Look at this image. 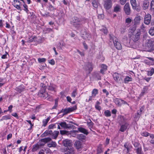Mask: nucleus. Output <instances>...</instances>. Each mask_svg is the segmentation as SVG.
I'll return each instance as SVG.
<instances>
[{"label":"nucleus","instance_id":"25","mask_svg":"<svg viewBox=\"0 0 154 154\" xmlns=\"http://www.w3.org/2000/svg\"><path fill=\"white\" fill-rule=\"evenodd\" d=\"M124 146L127 149V153H129L130 149L131 148L132 146H130L128 143H126L124 145Z\"/></svg>","mask_w":154,"mask_h":154},{"label":"nucleus","instance_id":"47","mask_svg":"<svg viewBox=\"0 0 154 154\" xmlns=\"http://www.w3.org/2000/svg\"><path fill=\"white\" fill-rule=\"evenodd\" d=\"M77 94V93L76 92V90H74L72 91L71 94V96L72 97L75 98Z\"/></svg>","mask_w":154,"mask_h":154},{"label":"nucleus","instance_id":"36","mask_svg":"<svg viewBox=\"0 0 154 154\" xmlns=\"http://www.w3.org/2000/svg\"><path fill=\"white\" fill-rule=\"evenodd\" d=\"M78 133V131L76 130H73L69 132V134H71L72 136L73 137H75L76 136V133Z\"/></svg>","mask_w":154,"mask_h":154},{"label":"nucleus","instance_id":"55","mask_svg":"<svg viewBox=\"0 0 154 154\" xmlns=\"http://www.w3.org/2000/svg\"><path fill=\"white\" fill-rule=\"evenodd\" d=\"M97 151L98 153H100L102 152L101 146H99L97 148Z\"/></svg>","mask_w":154,"mask_h":154},{"label":"nucleus","instance_id":"40","mask_svg":"<svg viewBox=\"0 0 154 154\" xmlns=\"http://www.w3.org/2000/svg\"><path fill=\"white\" fill-rule=\"evenodd\" d=\"M149 33L151 35H154V27H152L149 30Z\"/></svg>","mask_w":154,"mask_h":154},{"label":"nucleus","instance_id":"31","mask_svg":"<svg viewBox=\"0 0 154 154\" xmlns=\"http://www.w3.org/2000/svg\"><path fill=\"white\" fill-rule=\"evenodd\" d=\"M57 145V144L55 142L52 141L50 143L48 144V146L49 147H55Z\"/></svg>","mask_w":154,"mask_h":154},{"label":"nucleus","instance_id":"14","mask_svg":"<svg viewBox=\"0 0 154 154\" xmlns=\"http://www.w3.org/2000/svg\"><path fill=\"white\" fill-rule=\"evenodd\" d=\"M63 143L64 146L68 147L72 146V144L71 141L70 140L66 139L63 140Z\"/></svg>","mask_w":154,"mask_h":154},{"label":"nucleus","instance_id":"60","mask_svg":"<svg viewBox=\"0 0 154 154\" xmlns=\"http://www.w3.org/2000/svg\"><path fill=\"white\" fill-rule=\"evenodd\" d=\"M54 86H53L52 85H51V86H49L48 88V90H51V91L54 90Z\"/></svg>","mask_w":154,"mask_h":154},{"label":"nucleus","instance_id":"42","mask_svg":"<svg viewBox=\"0 0 154 154\" xmlns=\"http://www.w3.org/2000/svg\"><path fill=\"white\" fill-rule=\"evenodd\" d=\"M60 133L62 135L66 134V135H68L69 133V132L68 131L64 130H60Z\"/></svg>","mask_w":154,"mask_h":154},{"label":"nucleus","instance_id":"23","mask_svg":"<svg viewBox=\"0 0 154 154\" xmlns=\"http://www.w3.org/2000/svg\"><path fill=\"white\" fill-rule=\"evenodd\" d=\"M74 146L77 149H80L82 147L81 142L80 141H76L74 142Z\"/></svg>","mask_w":154,"mask_h":154},{"label":"nucleus","instance_id":"12","mask_svg":"<svg viewBox=\"0 0 154 154\" xmlns=\"http://www.w3.org/2000/svg\"><path fill=\"white\" fill-rule=\"evenodd\" d=\"M112 2L111 0H106L105 1L104 6L106 9H109L112 7Z\"/></svg>","mask_w":154,"mask_h":154},{"label":"nucleus","instance_id":"28","mask_svg":"<svg viewBox=\"0 0 154 154\" xmlns=\"http://www.w3.org/2000/svg\"><path fill=\"white\" fill-rule=\"evenodd\" d=\"M11 119V116L10 115H5L3 116L0 119V121H2L4 120H7L10 119Z\"/></svg>","mask_w":154,"mask_h":154},{"label":"nucleus","instance_id":"20","mask_svg":"<svg viewBox=\"0 0 154 154\" xmlns=\"http://www.w3.org/2000/svg\"><path fill=\"white\" fill-rule=\"evenodd\" d=\"M140 32L139 31H137L135 34L134 35L133 37V41L136 42L140 38Z\"/></svg>","mask_w":154,"mask_h":154},{"label":"nucleus","instance_id":"19","mask_svg":"<svg viewBox=\"0 0 154 154\" xmlns=\"http://www.w3.org/2000/svg\"><path fill=\"white\" fill-rule=\"evenodd\" d=\"M149 5V2L148 0H145L143 2L142 7L143 9L146 10L147 9Z\"/></svg>","mask_w":154,"mask_h":154},{"label":"nucleus","instance_id":"39","mask_svg":"<svg viewBox=\"0 0 154 154\" xmlns=\"http://www.w3.org/2000/svg\"><path fill=\"white\" fill-rule=\"evenodd\" d=\"M92 4L94 7L95 8H97L98 6V4L97 2L95 1V0H93L92 2Z\"/></svg>","mask_w":154,"mask_h":154},{"label":"nucleus","instance_id":"34","mask_svg":"<svg viewBox=\"0 0 154 154\" xmlns=\"http://www.w3.org/2000/svg\"><path fill=\"white\" fill-rule=\"evenodd\" d=\"M104 114L107 117H110L111 115L110 111L109 110H105L104 112Z\"/></svg>","mask_w":154,"mask_h":154},{"label":"nucleus","instance_id":"27","mask_svg":"<svg viewBox=\"0 0 154 154\" xmlns=\"http://www.w3.org/2000/svg\"><path fill=\"white\" fill-rule=\"evenodd\" d=\"M132 79L131 77L128 76H126L124 79V83L125 84L128 83L129 82L132 81Z\"/></svg>","mask_w":154,"mask_h":154},{"label":"nucleus","instance_id":"44","mask_svg":"<svg viewBox=\"0 0 154 154\" xmlns=\"http://www.w3.org/2000/svg\"><path fill=\"white\" fill-rule=\"evenodd\" d=\"M39 95H40V97H48V94L46 92H44L43 93H41L40 94H39Z\"/></svg>","mask_w":154,"mask_h":154},{"label":"nucleus","instance_id":"5","mask_svg":"<svg viewBox=\"0 0 154 154\" xmlns=\"http://www.w3.org/2000/svg\"><path fill=\"white\" fill-rule=\"evenodd\" d=\"M114 102L118 106L120 107L123 104L128 105L125 101L118 98H116L114 99Z\"/></svg>","mask_w":154,"mask_h":154},{"label":"nucleus","instance_id":"46","mask_svg":"<svg viewBox=\"0 0 154 154\" xmlns=\"http://www.w3.org/2000/svg\"><path fill=\"white\" fill-rule=\"evenodd\" d=\"M100 31L103 32L104 34H107L108 31L106 27H103L102 29H101Z\"/></svg>","mask_w":154,"mask_h":154},{"label":"nucleus","instance_id":"1","mask_svg":"<svg viewBox=\"0 0 154 154\" xmlns=\"http://www.w3.org/2000/svg\"><path fill=\"white\" fill-rule=\"evenodd\" d=\"M110 42H112L116 48L118 50H120L122 48V46L121 44L118 42V39L117 38L113 35H110Z\"/></svg>","mask_w":154,"mask_h":154},{"label":"nucleus","instance_id":"26","mask_svg":"<svg viewBox=\"0 0 154 154\" xmlns=\"http://www.w3.org/2000/svg\"><path fill=\"white\" fill-rule=\"evenodd\" d=\"M100 67L101 68L100 70V72L102 74H103L104 71H106L107 69V66L103 64L101 65Z\"/></svg>","mask_w":154,"mask_h":154},{"label":"nucleus","instance_id":"43","mask_svg":"<svg viewBox=\"0 0 154 154\" xmlns=\"http://www.w3.org/2000/svg\"><path fill=\"white\" fill-rule=\"evenodd\" d=\"M149 136L150 138H151L150 142L151 143L154 144V135L152 134H150Z\"/></svg>","mask_w":154,"mask_h":154},{"label":"nucleus","instance_id":"29","mask_svg":"<svg viewBox=\"0 0 154 154\" xmlns=\"http://www.w3.org/2000/svg\"><path fill=\"white\" fill-rule=\"evenodd\" d=\"M46 76L45 75H42L40 74V82H46Z\"/></svg>","mask_w":154,"mask_h":154},{"label":"nucleus","instance_id":"38","mask_svg":"<svg viewBox=\"0 0 154 154\" xmlns=\"http://www.w3.org/2000/svg\"><path fill=\"white\" fill-rule=\"evenodd\" d=\"M98 93V90L97 89H94L92 92V94L93 97H95L97 94Z\"/></svg>","mask_w":154,"mask_h":154},{"label":"nucleus","instance_id":"11","mask_svg":"<svg viewBox=\"0 0 154 154\" xmlns=\"http://www.w3.org/2000/svg\"><path fill=\"white\" fill-rule=\"evenodd\" d=\"M151 20V15L149 14H147L145 16L144 20V23L147 25H148L150 22Z\"/></svg>","mask_w":154,"mask_h":154},{"label":"nucleus","instance_id":"62","mask_svg":"<svg viewBox=\"0 0 154 154\" xmlns=\"http://www.w3.org/2000/svg\"><path fill=\"white\" fill-rule=\"evenodd\" d=\"M23 6L24 8V10L27 12V11H28L27 8V6L26 5L24 4L23 5Z\"/></svg>","mask_w":154,"mask_h":154},{"label":"nucleus","instance_id":"9","mask_svg":"<svg viewBox=\"0 0 154 154\" xmlns=\"http://www.w3.org/2000/svg\"><path fill=\"white\" fill-rule=\"evenodd\" d=\"M76 109V106H75L71 107H69L64 109H62V112H64V114H66L74 111Z\"/></svg>","mask_w":154,"mask_h":154},{"label":"nucleus","instance_id":"17","mask_svg":"<svg viewBox=\"0 0 154 154\" xmlns=\"http://www.w3.org/2000/svg\"><path fill=\"white\" fill-rule=\"evenodd\" d=\"M20 2L19 1L17 0H14L13 3V5L17 9L21 11V9L20 6Z\"/></svg>","mask_w":154,"mask_h":154},{"label":"nucleus","instance_id":"3","mask_svg":"<svg viewBox=\"0 0 154 154\" xmlns=\"http://www.w3.org/2000/svg\"><path fill=\"white\" fill-rule=\"evenodd\" d=\"M145 48L147 51H152L154 50V43L151 40H149L146 43Z\"/></svg>","mask_w":154,"mask_h":154},{"label":"nucleus","instance_id":"35","mask_svg":"<svg viewBox=\"0 0 154 154\" xmlns=\"http://www.w3.org/2000/svg\"><path fill=\"white\" fill-rule=\"evenodd\" d=\"M38 149V144L37 143L33 145L32 148V151L34 152L36 151Z\"/></svg>","mask_w":154,"mask_h":154},{"label":"nucleus","instance_id":"49","mask_svg":"<svg viewBox=\"0 0 154 154\" xmlns=\"http://www.w3.org/2000/svg\"><path fill=\"white\" fill-rule=\"evenodd\" d=\"M141 134L142 136H145V137H146L148 136H149V135H150L148 132H145V131L141 133Z\"/></svg>","mask_w":154,"mask_h":154},{"label":"nucleus","instance_id":"51","mask_svg":"<svg viewBox=\"0 0 154 154\" xmlns=\"http://www.w3.org/2000/svg\"><path fill=\"white\" fill-rule=\"evenodd\" d=\"M134 145L135 147V148H138V147H139L140 146H141L140 143L136 142L134 143Z\"/></svg>","mask_w":154,"mask_h":154},{"label":"nucleus","instance_id":"50","mask_svg":"<svg viewBox=\"0 0 154 154\" xmlns=\"http://www.w3.org/2000/svg\"><path fill=\"white\" fill-rule=\"evenodd\" d=\"M41 83V86L42 88H43L44 90V91L45 90V89L46 87V85L45 83L46 82H40Z\"/></svg>","mask_w":154,"mask_h":154},{"label":"nucleus","instance_id":"16","mask_svg":"<svg viewBox=\"0 0 154 154\" xmlns=\"http://www.w3.org/2000/svg\"><path fill=\"white\" fill-rule=\"evenodd\" d=\"M51 140L50 137H47L45 138L42 139L40 140L41 142H43L42 143H39V146H43L46 143L48 142Z\"/></svg>","mask_w":154,"mask_h":154},{"label":"nucleus","instance_id":"18","mask_svg":"<svg viewBox=\"0 0 154 154\" xmlns=\"http://www.w3.org/2000/svg\"><path fill=\"white\" fill-rule=\"evenodd\" d=\"M59 124L63 129H67L71 128L70 125L66 124V122H61Z\"/></svg>","mask_w":154,"mask_h":154},{"label":"nucleus","instance_id":"33","mask_svg":"<svg viewBox=\"0 0 154 154\" xmlns=\"http://www.w3.org/2000/svg\"><path fill=\"white\" fill-rule=\"evenodd\" d=\"M23 89L24 88L23 87L20 86L16 88L15 89L18 93H20L23 90Z\"/></svg>","mask_w":154,"mask_h":154},{"label":"nucleus","instance_id":"63","mask_svg":"<svg viewBox=\"0 0 154 154\" xmlns=\"http://www.w3.org/2000/svg\"><path fill=\"white\" fill-rule=\"evenodd\" d=\"M103 93H106V96H108L109 94V92L106 89H103Z\"/></svg>","mask_w":154,"mask_h":154},{"label":"nucleus","instance_id":"41","mask_svg":"<svg viewBox=\"0 0 154 154\" xmlns=\"http://www.w3.org/2000/svg\"><path fill=\"white\" fill-rule=\"evenodd\" d=\"M154 73V69L153 68H152L150 71H148V75L149 76L152 75Z\"/></svg>","mask_w":154,"mask_h":154},{"label":"nucleus","instance_id":"2","mask_svg":"<svg viewBox=\"0 0 154 154\" xmlns=\"http://www.w3.org/2000/svg\"><path fill=\"white\" fill-rule=\"evenodd\" d=\"M71 23L75 27L78 28L83 23L80 19L75 17L72 18Z\"/></svg>","mask_w":154,"mask_h":154},{"label":"nucleus","instance_id":"48","mask_svg":"<svg viewBox=\"0 0 154 154\" xmlns=\"http://www.w3.org/2000/svg\"><path fill=\"white\" fill-rule=\"evenodd\" d=\"M132 21V19L130 18H128L125 20V23L128 24H129Z\"/></svg>","mask_w":154,"mask_h":154},{"label":"nucleus","instance_id":"8","mask_svg":"<svg viewBox=\"0 0 154 154\" xmlns=\"http://www.w3.org/2000/svg\"><path fill=\"white\" fill-rule=\"evenodd\" d=\"M143 18L140 16H137L135 17L134 20V24L135 25H138L142 20Z\"/></svg>","mask_w":154,"mask_h":154},{"label":"nucleus","instance_id":"37","mask_svg":"<svg viewBox=\"0 0 154 154\" xmlns=\"http://www.w3.org/2000/svg\"><path fill=\"white\" fill-rule=\"evenodd\" d=\"M77 138L79 140H82L85 139V136L83 134H81L77 135Z\"/></svg>","mask_w":154,"mask_h":154},{"label":"nucleus","instance_id":"56","mask_svg":"<svg viewBox=\"0 0 154 154\" xmlns=\"http://www.w3.org/2000/svg\"><path fill=\"white\" fill-rule=\"evenodd\" d=\"M49 9L51 11H53L54 10H55V8L51 5H50L49 6Z\"/></svg>","mask_w":154,"mask_h":154},{"label":"nucleus","instance_id":"6","mask_svg":"<svg viewBox=\"0 0 154 154\" xmlns=\"http://www.w3.org/2000/svg\"><path fill=\"white\" fill-rule=\"evenodd\" d=\"M113 76L114 80L117 82L121 83L122 82L120 74L117 73H115L113 74Z\"/></svg>","mask_w":154,"mask_h":154},{"label":"nucleus","instance_id":"52","mask_svg":"<svg viewBox=\"0 0 154 154\" xmlns=\"http://www.w3.org/2000/svg\"><path fill=\"white\" fill-rule=\"evenodd\" d=\"M126 30V28L125 26L122 27L120 30V32L121 33H123L125 32Z\"/></svg>","mask_w":154,"mask_h":154},{"label":"nucleus","instance_id":"22","mask_svg":"<svg viewBox=\"0 0 154 154\" xmlns=\"http://www.w3.org/2000/svg\"><path fill=\"white\" fill-rule=\"evenodd\" d=\"M78 132L79 131L81 133H84V134L87 135L88 133L87 130L82 127H79L78 128Z\"/></svg>","mask_w":154,"mask_h":154},{"label":"nucleus","instance_id":"7","mask_svg":"<svg viewBox=\"0 0 154 154\" xmlns=\"http://www.w3.org/2000/svg\"><path fill=\"white\" fill-rule=\"evenodd\" d=\"M65 154H74V151L72 146L67 147L63 150Z\"/></svg>","mask_w":154,"mask_h":154},{"label":"nucleus","instance_id":"30","mask_svg":"<svg viewBox=\"0 0 154 154\" xmlns=\"http://www.w3.org/2000/svg\"><path fill=\"white\" fill-rule=\"evenodd\" d=\"M150 10L152 12L154 13V0L152 1L150 3Z\"/></svg>","mask_w":154,"mask_h":154},{"label":"nucleus","instance_id":"13","mask_svg":"<svg viewBox=\"0 0 154 154\" xmlns=\"http://www.w3.org/2000/svg\"><path fill=\"white\" fill-rule=\"evenodd\" d=\"M85 70L89 72H90L92 70V64L91 63H88L85 65L84 67Z\"/></svg>","mask_w":154,"mask_h":154},{"label":"nucleus","instance_id":"21","mask_svg":"<svg viewBox=\"0 0 154 154\" xmlns=\"http://www.w3.org/2000/svg\"><path fill=\"white\" fill-rule=\"evenodd\" d=\"M113 8V11L116 13L120 12L121 10L120 5L117 4L114 5Z\"/></svg>","mask_w":154,"mask_h":154},{"label":"nucleus","instance_id":"15","mask_svg":"<svg viewBox=\"0 0 154 154\" xmlns=\"http://www.w3.org/2000/svg\"><path fill=\"white\" fill-rule=\"evenodd\" d=\"M124 10L126 14L127 15H129L130 13V8L129 4L128 3H126L124 7Z\"/></svg>","mask_w":154,"mask_h":154},{"label":"nucleus","instance_id":"64","mask_svg":"<svg viewBox=\"0 0 154 154\" xmlns=\"http://www.w3.org/2000/svg\"><path fill=\"white\" fill-rule=\"evenodd\" d=\"M85 36L87 39H89L91 37V35L89 34H86Z\"/></svg>","mask_w":154,"mask_h":154},{"label":"nucleus","instance_id":"24","mask_svg":"<svg viewBox=\"0 0 154 154\" xmlns=\"http://www.w3.org/2000/svg\"><path fill=\"white\" fill-rule=\"evenodd\" d=\"M130 2L133 8L136 9L137 7L136 0H131Z\"/></svg>","mask_w":154,"mask_h":154},{"label":"nucleus","instance_id":"53","mask_svg":"<svg viewBox=\"0 0 154 154\" xmlns=\"http://www.w3.org/2000/svg\"><path fill=\"white\" fill-rule=\"evenodd\" d=\"M54 128H56L55 124H52L49 125L48 127V128L49 129H53Z\"/></svg>","mask_w":154,"mask_h":154},{"label":"nucleus","instance_id":"54","mask_svg":"<svg viewBox=\"0 0 154 154\" xmlns=\"http://www.w3.org/2000/svg\"><path fill=\"white\" fill-rule=\"evenodd\" d=\"M145 26L144 24L143 23H142V24L140 26V29L142 30V31L143 32H144L145 30Z\"/></svg>","mask_w":154,"mask_h":154},{"label":"nucleus","instance_id":"58","mask_svg":"<svg viewBox=\"0 0 154 154\" xmlns=\"http://www.w3.org/2000/svg\"><path fill=\"white\" fill-rule=\"evenodd\" d=\"M46 60L45 58H39V63L44 62Z\"/></svg>","mask_w":154,"mask_h":154},{"label":"nucleus","instance_id":"57","mask_svg":"<svg viewBox=\"0 0 154 154\" xmlns=\"http://www.w3.org/2000/svg\"><path fill=\"white\" fill-rule=\"evenodd\" d=\"M126 1L127 0H119L120 3L122 5H124Z\"/></svg>","mask_w":154,"mask_h":154},{"label":"nucleus","instance_id":"45","mask_svg":"<svg viewBox=\"0 0 154 154\" xmlns=\"http://www.w3.org/2000/svg\"><path fill=\"white\" fill-rule=\"evenodd\" d=\"M136 152L137 153H140L142 152L141 146H140L139 147L135 148Z\"/></svg>","mask_w":154,"mask_h":154},{"label":"nucleus","instance_id":"32","mask_svg":"<svg viewBox=\"0 0 154 154\" xmlns=\"http://www.w3.org/2000/svg\"><path fill=\"white\" fill-rule=\"evenodd\" d=\"M50 119V117H49L47 119H44L42 121L43 123L42 126L44 127L45 126L47 125L48 122L49 121Z\"/></svg>","mask_w":154,"mask_h":154},{"label":"nucleus","instance_id":"59","mask_svg":"<svg viewBox=\"0 0 154 154\" xmlns=\"http://www.w3.org/2000/svg\"><path fill=\"white\" fill-rule=\"evenodd\" d=\"M49 63L52 65H54L55 64V62L53 59H51L49 61Z\"/></svg>","mask_w":154,"mask_h":154},{"label":"nucleus","instance_id":"4","mask_svg":"<svg viewBox=\"0 0 154 154\" xmlns=\"http://www.w3.org/2000/svg\"><path fill=\"white\" fill-rule=\"evenodd\" d=\"M59 134V132L57 131H55L53 133L51 131H45L43 135L44 136H46L50 134L51 135L53 138L56 139L57 137Z\"/></svg>","mask_w":154,"mask_h":154},{"label":"nucleus","instance_id":"10","mask_svg":"<svg viewBox=\"0 0 154 154\" xmlns=\"http://www.w3.org/2000/svg\"><path fill=\"white\" fill-rule=\"evenodd\" d=\"M122 119L124 121V122L123 123L124 124L121 125L120 130L121 131L123 132L126 130L128 127V124L126 122V119H124L123 117L122 118Z\"/></svg>","mask_w":154,"mask_h":154},{"label":"nucleus","instance_id":"61","mask_svg":"<svg viewBox=\"0 0 154 154\" xmlns=\"http://www.w3.org/2000/svg\"><path fill=\"white\" fill-rule=\"evenodd\" d=\"M144 61H145V62L146 63L148 64H150L152 63L153 62L151 61H149L148 60H147V59L145 60Z\"/></svg>","mask_w":154,"mask_h":154}]
</instances>
